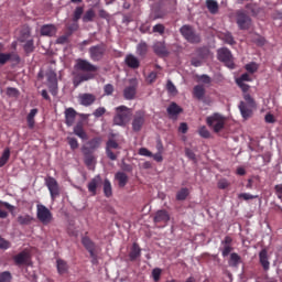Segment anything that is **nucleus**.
Segmentation results:
<instances>
[{"mask_svg": "<svg viewBox=\"0 0 282 282\" xmlns=\"http://www.w3.org/2000/svg\"><path fill=\"white\" fill-rule=\"evenodd\" d=\"M97 73L98 66L87 59L77 58L73 72L74 87H78L79 85H83V83H87V80H94Z\"/></svg>", "mask_w": 282, "mask_h": 282, "instance_id": "nucleus-1", "label": "nucleus"}, {"mask_svg": "<svg viewBox=\"0 0 282 282\" xmlns=\"http://www.w3.org/2000/svg\"><path fill=\"white\" fill-rule=\"evenodd\" d=\"M115 111L116 115L112 120L113 124H116L117 127H126L131 118V113H133L131 108L127 106H119L115 108Z\"/></svg>", "mask_w": 282, "mask_h": 282, "instance_id": "nucleus-2", "label": "nucleus"}, {"mask_svg": "<svg viewBox=\"0 0 282 282\" xmlns=\"http://www.w3.org/2000/svg\"><path fill=\"white\" fill-rule=\"evenodd\" d=\"M88 54L90 61L94 63H100L105 58V54H107V44L100 43L97 45H93L88 48Z\"/></svg>", "mask_w": 282, "mask_h": 282, "instance_id": "nucleus-3", "label": "nucleus"}, {"mask_svg": "<svg viewBox=\"0 0 282 282\" xmlns=\"http://www.w3.org/2000/svg\"><path fill=\"white\" fill-rule=\"evenodd\" d=\"M36 217L39 221L43 224V226H47L52 224V221H54V215H52V212L50 210V208H47L43 204L36 205Z\"/></svg>", "mask_w": 282, "mask_h": 282, "instance_id": "nucleus-4", "label": "nucleus"}, {"mask_svg": "<svg viewBox=\"0 0 282 282\" xmlns=\"http://www.w3.org/2000/svg\"><path fill=\"white\" fill-rule=\"evenodd\" d=\"M206 122L210 129L214 130V133H219L224 127H226V118L220 113H214L210 117H207Z\"/></svg>", "mask_w": 282, "mask_h": 282, "instance_id": "nucleus-5", "label": "nucleus"}, {"mask_svg": "<svg viewBox=\"0 0 282 282\" xmlns=\"http://www.w3.org/2000/svg\"><path fill=\"white\" fill-rule=\"evenodd\" d=\"M235 15L239 30H250L252 28V18L245 10H237Z\"/></svg>", "mask_w": 282, "mask_h": 282, "instance_id": "nucleus-6", "label": "nucleus"}, {"mask_svg": "<svg viewBox=\"0 0 282 282\" xmlns=\"http://www.w3.org/2000/svg\"><path fill=\"white\" fill-rule=\"evenodd\" d=\"M182 36L187 40L188 43H200L202 37L195 32L193 26L185 24L180 29Z\"/></svg>", "mask_w": 282, "mask_h": 282, "instance_id": "nucleus-7", "label": "nucleus"}, {"mask_svg": "<svg viewBox=\"0 0 282 282\" xmlns=\"http://www.w3.org/2000/svg\"><path fill=\"white\" fill-rule=\"evenodd\" d=\"M45 186L48 188V193L53 202L56 197H61V185H58V181H56L54 176H47L45 178Z\"/></svg>", "mask_w": 282, "mask_h": 282, "instance_id": "nucleus-8", "label": "nucleus"}, {"mask_svg": "<svg viewBox=\"0 0 282 282\" xmlns=\"http://www.w3.org/2000/svg\"><path fill=\"white\" fill-rule=\"evenodd\" d=\"M218 61L224 63L229 69H235V61L232 59V53L230 52V50H218Z\"/></svg>", "mask_w": 282, "mask_h": 282, "instance_id": "nucleus-9", "label": "nucleus"}, {"mask_svg": "<svg viewBox=\"0 0 282 282\" xmlns=\"http://www.w3.org/2000/svg\"><path fill=\"white\" fill-rule=\"evenodd\" d=\"M144 122H147V113H144V110L137 111L132 119V131H142Z\"/></svg>", "mask_w": 282, "mask_h": 282, "instance_id": "nucleus-10", "label": "nucleus"}, {"mask_svg": "<svg viewBox=\"0 0 282 282\" xmlns=\"http://www.w3.org/2000/svg\"><path fill=\"white\" fill-rule=\"evenodd\" d=\"M113 149H120V144L117 143L116 140L109 139L106 142V155H107L108 160L116 162V160H118V155H120V152L115 153Z\"/></svg>", "mask_w": 282, "mask_h": 282, "instance_id": "nucleus-11", "label": "nucleus"}, {"mask_svg": "<svg viewBox=\"0 0 282 282\" xmlns=\"http://www.w3.org/2000/svg\"><path fill=\"white\" fill-rule=\"evenodd\" d=\"M30 30H26L20 37V43H24L23 44V50L25 52L26 55L32 54V52H34L35 47H34V40L30 39Z\"/></svg>", "mask_w": 282, "mask_h": 282, "instance_id": "nucleus-12", "label": "nucleus"}, {"mask_svg": "<svg viewBox=\"0 0 282 282\" xmlns=\"http://www.w3.org/2000/svg\"><path fill=\"white\" fill-rule=\"evenodd\" d=\"M259 263L264 272L270 271V253L268 248H262L258 253Z\"/></svg>", "mask_w": 282, "mask_h": 282, "instance_id": "nucleus-13", "label": "nucleus"}, {"mask_svg": "<svg viewBox=\"0 0 282 282\" xmlns=\"http://www.w3.org/2000/svg\"><path fill=\"white\" fill-rule=\"evenodd\" d=\"M82 245L87 250V252H89L90 259H96V242H94L89 237L84 236L82 238Z\"/></svg>", "mask_w": 282, "mask_h": 282, "instance_id": "nucleus-14", "label": "nucleus"}, {"mask_svg": "<svg viewBox=\"0 0 282 282\" xmlns=\"http://www.w3.org/2000/svg\"><path fill=\"white\" fill-rule=\"evenodd\" d=\"M138 91V82L135 79L130 80V86L126 87L123 90V97L126 100H133Z\"/></svg>", "mask_w": 282, "mask_h": 282, "instance_id": "nucleus-15", "label": "nucleus"}, {"mask_svg": "<svg viewBox=\"0 0 282 282\" xmlns=\"http://www.w3.org/2000/svg\"><path fill=\"white\" fill-rule=\"evenodd\" d=\"M78 102L83 107H91L94 102H96V95L89 94V93H84L78 96Z\"/></svg>", "mask_w": 282, "mask_h": 282, "instance_id": "nucleus-16", "label": "nucleus"}, {"mask_svg": "<svg viewBox=\"0 0 282 282\" xmlns=\"http://www.w3.org/2000/svg\"><path fill=\"white\" fill-rule=\"evenodd\" d=\"M100 184H102V177H100V175H96L87 185L88 188V193H90V195H93V197H95V195H97V191H98V186H100Z\"/></svg>", "mask_w": 282, "mask_h": 282, "instance_id": "nucleus-17", "label": "nucleus"}, {"mask_svg": "<svg viewBox=\"0 0 282 282\" xmlns=\"http://www.w3.org/2000/svg\"><path fill=\"white\" fill-rule=\"evenodd\" d=\"M170 220L171 216L169 215V212L164 209L158 210L153 218L154 224H166Z\"/></svg>", "mask_w": 282, "mask_h": 282, "instance_id": "nucleus-18", "label": "nucleus"}, {"mask_svg": "<svg viewBox=\"0 0 282 282\" xmlns=\"http://www.w3.org/2000/svg\"><path fill=\"white\" fill-rule=\"evenodd\" d=\"M82 152L84 155V162H85L86 166H93L94 160H96V158L94 156V152L89 151V149H87V145H84L82 148Z\"/></svg>", "mask_w": 282, "mask_h": 282, "instance_id": "nucleus-19", "label": "nucleus"}, {"mask_svg": "<svg viewBox=\"0 0 282 282\" xmlns=\"http://www.w3.org/2000/svg\"><path fill=\"white\" fill-rule=\"evenodd\" d=\"M13 261L15 265H25L30 261V253L28 251H21L13 257Z\"/></svg>", "mask_w": 282, "mask_h": 282, "instance_id": "nucleus-20", "label": "nucleus"}, {"mask_svg": "<svg viewBox=\"0 0 282 282\" xmlns=\"http://www.w3.org/2000/svg\"><path fill=\"white\" fill-rule=\"evenodd\" d=\"M76 116L77 112L74 108H67L65 110V124H67L68 127H73L74 122H76Z\"/></svg>", "mask_w": 282, "mask_h": 282, "instance_id": "nucleus-21", "label": "nucleus"}, {"mask_svg": "<svg viewBox=\"0 0 282 282\" xmlns=\"http://www.w3.org/2000/svg\"><path fill=\"white\" fill-rule=\"evenodd\" d=\"M153 51L156 56H169V50H166V45L164 44V42L154 43Z\"/></svg>", "mask_w": 282, "mask_h": 282, "instance_id": "nucleus-22", "label": "nucleus"}, {"mask_svg": "<svg viewBox=\"0 0 282 282\" xmlns=\"http://www.w3.org/2000/svg\"><path fill=\"white\" fill-rule=\"evenodd\" d=\"M124 63L130 69H138L140 67V59L135 57L133 54H129L124 58Z\"/></svg>", "mask_w": 282, "mask_h": 282, "instance_id": "nucleus-23", "label": "nucleus"}, {"mask_svg": "<svg viewBox=\"0 0 282 282\" xmlns=\"http://www.w3.org/2000/svg\"><path fill=\"white\" fill-rule=\"evenodd\" d=\"M166 111H167L170 118H177V116H180V113H182V111H184V109H182V107H180L176 102H172L167 107Z\"/></svg>", "mask_w": 282, "mask_h": 282, "instance_id": "nucleus-24", "label": "nucleus"}, {"mask_svg": "<svg viewBox=\"0 0 282 282\" xmlns=\"http://www.w3.org/2000/svg\"><path fill=\"white\" fill-rule=\"evenodd\" d=\"M115 178L118 182L119 188H124V186H127V184H129V175H127V173H124V172H117L115 174Z\"/></svg>", "mask_w": 282, "mask_h": 282, "instance_id": "nucleus-25", "label": "nucleus"}, {"mask_svg": "<svg viewBox=\"0 0 282 282\" xmlns=\"http://www.w3.org/2000/svg\"><path fill=\"white\" fill-rule=\"evenodd\" d=\"M100 144H102V137H95L87 142L86 148L94 153L96 149H100Z\"/></svg>", "mask_w": 282, "mask_h": 282, "instance_id": "nucleus-26", "label": "nucleus"}, {"mask_svg": "<svg viewBox=\"0 0 282 282\" xmlns=\"http://www.w3.org/2000/svg\"><path fill=\"white\" fill-rule=\"evenodd\" d=\"M74 133L77 135V138H80V140H89V135L85 131V128L83 127V122H78L74 127Z\"/></svg>", "mask_w": 282, "mask_h": 282, "instance_id": "nucleus-27", "label": "nucleus"}, {"mask_svg": "<svg viewBox=\"0 0 282 282\" xmlns=\"http://www.w3.org/2000/svg\"><path fill=\"white\" fill-rule=\"evenodd\" d=\"M3 206H4V208H7V210H10V213H12V210H14V206L10 205V203H8V202L0 200V219H8V212H6V209H3Z\"/></svg>", "mask_w": 282, "mask_h": 282, "instance_id": "nucleus-28", "label": "nucleus"}, {"mask_svg": "<svg viewBox=\"0 0 282 282\" xmlns=\"http://www.w3.org/2000/svg\"><path fill=\"white\" fill-rule=\"evenodd\" d=\"M193 96L196 100H204V96H206V88L202 85H196L193 88Z\"/></svg>", "mask_w": 282, "mask_h": 282, "instance_id": "nucleus-29", "label": "nucleus"}, {"mask_svg": "<svg viewBox=\"0 0 282 282\" xmlns=\"http://www.w3.org/2000/svg\"><path fill=\"white\" fill-rule=\"evenodd\" d=\"M56 34V26L53 24H44L41 28V35L42 36H54Z\"/></svg>", "mask_w": 282, "mask_h": 282, "instance_id": "nucleus-30", "label": "nucleus"}, {"mask_svg": "<svg viewBox=\"0 0 282 282\" xmlns=\"http://www.w3.org/2000/svg\"><path fill=\"white\" fill-rule=\"evenodd\" d=\"M36 113H39V109L33 108L26 116V122H28L29 129H34V126L36 124V121L34 120V118H36Z\"/></svg>", "mask_w": 282, "mask_h": 282, "instance_id": "nucleus-31", "label": "nucleus"}, {"mask_svg": "<svg viewBox=\"0 0 282 282\" xmlns=\"http://www.w3.org/2000/svg\"><path fill=\"white\" fill-rule=\"evenodd\" d=\"M141 254L142 249H140V245L134 242L129 253L130 261H135V259H138V257H140Z\"/></svg>", "mask_w": 282, "mask_h": 282, "instance_id": "nucleus-32", "label": "nucleus"}, {"mask_svg": "<svg viewBox=\"0 0 282 282\" xmlns=\"http://www.w3.org/2000/svg\"><path fill=\"white\" fill-rule=\"evenodd\" d=\"M17 221L20 226H30V224L34 221V217L30 216V214L20 215L18 216Z\"/></svg>", "mask_w": 282, "mask_h": 282, "instance_id": "nucleus-33", "label": "nucleus"}, {"mask_svg": "<svg viewBox=\"0 0 282 282\" xmlns=\"http://www.w3.org/2000/svg\"><path fill=\"white\" fill-rule=\"evenodd\" d=\"M57 272L58 274H67L69 272V264L63 259H57Z\"/></svg>", "mask_w": 282, "mask_h": 282, "instance_id": "nucleus-34", "label": "nucleus"}, {"mask_svg": "<svg viewBox=\"0 0 282 282\" xmlns=\"http://www.w3.org/2000/svg\"><path fill=\"white\" fill-rule=\"evenodd\" d=\"M239 109H240V113L245 120H248V118H250L252 116V109L248 108V105H246V102L240 101Z\"/></svg>", "mask_w": 282, "mask_h": 282, "instance_id": "nucleus-35", "label": "nucleus"}, {"mask_svg": "<svg viewBox=\"0 0 282 282\" xmlns=\"http://www.w3.org/2000/svg\"><path fill=\"white\" fill-rule=\"evenodd\" d=\"M148 53H149V44H147V42H140L137 45L138 56H140L141 58H144V56H147Z\"/></svg>", "mask_w": 282, "mask_h": 282, "instance_id": "nucleus-36", "label": "nucleus"}, {"mask_svg": "<svg viewBox=\"0 0 282 282\" xmlns=\"http://www.w3.org/2000/svg\"><path fill=\"white\" fill-rule=\"evenodd\" d=\"M206 7L210 14H217V12H219V3H217L215 0H207Z\"/></svg>", "mask_w": 282, "mask_h": 282, "instance_id": "nucleus-37", "label": "nucleus"}, {"mask_svg": "<svg viewBox=\"0 0 282 282\" xmlns=\"http://www.w3.org/2000/svg\"><path fill=\"white\" fill-rule=\"evenodd\" d=\"M104 194H105V197H111L113 195V189L111 187V181H109V178H106L104 181Z\"/></svg>", "mask_w": 282, "mask_h": 282, "instance_id": "nucleus-38", "label": "nucleus"}, {"mask_svg": "<svg viewBox=\"0 0 282 282\" xmlns=\"http://www.w3.org/2000/svg\"><path fill=\"white\" fill-rule=\"evenodd\" d=\"M10 160V148H6L0 156V169H3L4 165L8 164Z\"/></svg>", "mask_w": 282, "mask_h": 282, "instance_id": "nucleus-39", "label": "nucleus"}, {"mask_svg": "<svg viewBox=\"0 0 282 282\" xmlns=\"http://www.w3.org/2000/svg\"><path fill=\"white\" fill-rule=\"evenodd\" d=\"M94 19H96V11L94 9L87 10L83 17L84 23H91Z\"/></svg>", "mask_w": 282, "mask_h": 282, "instance_id": "nucleus-40", "label": "nucleus"}, {"mask_svg": "<svg viewBox=\"0 0 282 282\" xmlns=\"http://www.w3.org/2000/svg\"><path fill=\"white\" fill-rule=\"evenodd\" d=\"M197 56L200 61H206L210 56V50L208 47H202L197 50Z\"/></svg>", "mask_w": 282, "mask_h": 282, "instance_id": "nucleus-41", "label": "nucleus"}, {"mask_svg": "<svg viewBox=\"0 0 282 282\" xmlns=\"http://www.w3.org/2000/svg\"><path fill=\"white\" fill-rule=\"evenodd\" d=\"M188 195H189L188 188L183 187L181 188V191L176 193V199L177 202H184L186 197H188Z\"/></svg>", "mask_w": 282, "mask_h": 282, "instance_id": "nucleus-42", "label": "nucleus"}, {"mask_svg": "<svg viewBox=\"0 0 282 282\" xmlns=\"http://www.w3.org/2000/svg\"><path fill=\"white\" fill-rule=\"evenodd\" d=\"M83 12H85V9L83 7H76L74 13H73V21L74 23H78L83 17Z\"/></svg>", "mask_w": 282, "mask_h": 282, "instance_id": "nucleus-43", "label": "nucleus"}, {"mask_svg": "<svg viewBox=\"0 0 282 282\" xmlns=\"http://www.w3.org/2000/svg\"><path fill=\"white\" fill-rule=\"evenodd\" d=\"M230 263L234 268H237L239 263H241V256L238 253H231L230 254Z\"/></svg>", "mask_w": 282, "mask_h": 282, "instance_id": "nucleus-44", "label": "nucleus"}, {"mask_svg": "<svg viewBox=\"0 0 282 282\" xmlns=\"http://www.w3.org/2000/svg\"><path fill=\"white\" fill-rule=\"evenodd\" d=\"M9 61L10 63H13V65H19V63H21V56H19V53L17 52H10Z\"/></svg>", "mask_w": 282, "mask_h": 282, "instance_id": "nucleus-45", "label": "nucleus"}, {"mask_svg": "<svg viewBox=\"0 0 282 282\" xmlns=\"http://www.w3.org/2000/svg\"><path fill=\"white\" fill-rule=\"evenodd\" d=\"M0 282H12V273L10 271L0 272Z\"/></svg>", "mask_w": 282, "mask_h": 282, "instance_id": "nucleus-46", "label": "nucleus"}, {"mask_svg": "<svg viewBox=\"0 0 282 282\" xmlns=\"http://www.w3.org/2000/svg\"><path fill=\"white\" fill-rule=\"evenodd\" d=\"M69 36H72V33H66L57 37L56 40L57 45H65V43H69Z\"/></svg>", "mask_w": 282, "mask_h": 282, "instance_id": "nucleus-47", "label": "nucleus"}, {"mask_svg": "<svg viewBox=\"0 0 282 282\" xmlns=\"http://www.w3.org/2000/svg\"><path fill=\"white\" fill-rule=\"evenodd\" d=\"M67 142H68L72 151H76V149H78V147H79L78 139H76L74 137H68Z\"/></svg>", "mask_w": 282, "mask_h": 282, "instance_id": "nucleus-48", "label": "nucleus"}, {"mask_svg": "<svg viewBox=\"0 0 282 282\" xmlns=\"http://www.w3.org/2000/svg\"><path fill=\"white\" fill-rule=\"evenodd\" d=\"M161 278H162V269L154 268L152 270V279H153V281L154 282H159Z\"/></svg>", "mask_w": 282, "mask_h": 282, "instance_id": "nucleus-49", "label": "nucleus"}, {"mask_svg": "<svg viewBox=\"0 0 282 282\" xmlns=\"http://www.w3.org/2000/svg\"><path fill=\"white\" fill-rule=\"evenodd\" d=\"M246 10H249L251 12V17H258L259 15V8H257L252 3L246 4Z\"/></svg>", "mask_w": 282, "mask_h": 282, "instance_id": "nucleus-50", "label": "nucleus"}, {"mask_svg": "<svg viewBox=\"0 0 282 282\" xmlns=\"http://www.w3.org/2000/svg\"><path fill=\"white\" fill-rule=\"evenodd\" d=\"M259 196L258 195H251L248 193H241L238 195V199H245V202H248L250 199H257Z\"/></svg>", "mask_w": 282, "mask_h": 282, "instance_id": "nucleus-51", "label": "nucleus"}, {"mask_svg": "<svg viewBox=\"0 0 282 282\" xmlns=\"http://www.w3.org/2000/svg\"><path fill=\"white\" fill-rule=\"evenodd\" d=\"M107 113V109L105 107H99L97 108L94 112H93V116L95 118H102L104 115Z\"/></svg>", "mask_w": 282, "mask_h": 282, "instance_id": "nucleus-52", "label": "nucleus"}, {"mask_svg": "<svg viewBox=\"0 0 282 282\" xmlns=\"http://www.w3.org/2000/svg\"><path fill=\"white\" fill-rule=\"evenodd\" d=\"M198 133H199L200 138H205V139L210 138V131H208L206 126L200 127L198 130Z\"/></svg>", "mask_w": 282, "mask_h": 282, "instance_id": "nucleus-53", "label": "nucleus"}, {"mask_svg": "<svg viewBox=\"0 0 282 282\" xmlns=\"http://www.w3.org/2000/svg\"><path fill=\"white\" fill-rule=\"evenodd\" d=\"M165 30H166V28L164 26V24H156V25L153 26L152 32L154 34H161L162 35V34H164Z\"/></svg>", "mask_w": 282, "mask_h": 282, "instance_id": "nucleus-54", "label": "nucleus"}, {"mask_svg": "<svg viewBox=\"0 0 282 282\" xmlns=\"http://www.w3.org/2000/svg\"><path fill=\"white\" fill-rule=\"evenodd\" d=\"M236 83H252V78H250V75L248 73H245L236 79Z\"/></svg>", "mask_w": 282, "mask_h": 282, "instance_id": "nucleus-55", "label": "nucleus"}, {"mask_svg": "<svg viewBox=\"0 0 282 282\" xmlns=\"http://www.w3.org/2000/svg\"><path fill=\"white\" fill-rule=\"evenodd\" d=\"M10 246V241L6 240L3 237L0 236V250H8Z\"/></svg>", "mask_w": 282, "mask_h": 282, "instance_id": "nucleus-56", "label": "nucleus"}, {"mask_svg": "<svg viewBox=\"0 0 282 282\" xmlns=\"http://www.w3.org/2000/svg\"><path fill=\"white\" fill-rule=\"evenodd\" d=\"M224 41H225V43H227L228 45H235V37L232 36V34L231 33H226L225 35H224Z\"/></svg>", "mask_w": 282, "mask_h": 282, "instance_id": "nucleus-57", "label": "nucleus"}, {"mask_svg": "<svg viewBox=\"0 0 282 282\" xmlns=\"http://www.w3.org/2000/svg\"><path fill=\"white\" fill-rule=\"evenodd\" d=\"M7 95H9L11 98H19V89L9 87L7 89Z\"/></svg>", "mask_w": 282, "mask_h": 282, "instance_id": "nucleus-58", "label": "nucleus"}, {"mask_svg": "<svg viewBox=\"0 0 282 282\" xmlns=\"http://www.w3.org/2000/svg\"><path fill=\"white\" fill-rule=\"evenodd\" d=\"M10 62L9 53H0V65H6V63Z\"/></svg>", "mask_w": 282, "mask_h": 282, "instance_id": "nucleus-59", "label": "nucleus"}, {"mask_svg": "<svg viewBox=\"0 0 282 282\" xmlns=\"http://www.w3.org/2000/svg\"><path fill=\"white\" fill-rule=\"evenodd\" d=\"M245 68L247 69V72H249V74H254V72L259 69L256 63L247 64Z\"/></svg>", "mask_w": 282, "mask_h": 282, "instance_id": "nucleus-60", "label": "nucleus"}, {"mask_svg": "<svg viewBox=\"0 0 282 282\" xmlns=\"http://www.w3.org/2000/svg\"><path fill=\"white\" fill-rule=\"evenodd\" d=\"M185 155L186 158H188V160H192L193 162H195V160H197L195 152H193V150L186 148L185 149Z\"/></svg>", "mask_w": 282, "mask_h": 282, "instance_id": "nucleus-61", "label": "nucleus"}, {"mask_svg": "<svg viewBox=\"0 0 282 282\" xmlns=\"http://www.w3.org/2000/svg\"><path fill=\"white\" fill-rule=\"evenodd\" d=\"M243 98L246 102L249 105V107H254V99L252 98V96H250V94L246 93L243 95Z\"/></svg>", "mask_w": 282, "mask_h": 282, "instance_id": "nucleus-62", "label": "nucleus"}, {"mask_svg": "<svg viewBox=\"0 0 282 282\" xmlns=\"http://www.w3.org/2000/svg\"><path fill=\"white\" fill-rule=\"evenodd\" d=\"M48 83H52L53 85H56V73L50 72L46 74Z\"/></svg>", "mask_w": 282, "mask_h": 282, "instance_id": "nucleus-63", "label": "nucleus"}, {"mask_svg": "<svg viewBox=\"0 0 282 282\" xmlns=\"http://www.w3.org/2000/svg\"><path fill=\"white\" fill-rule=\"evenodd\" d=\"M275 194L278 195L279 199H282V184H278L274 186Z\"/></svg>", "mask_w": 282, "mask_h": 282, "instance_id": "nucleus-64", "label": "nucleus"}]
</instances>
